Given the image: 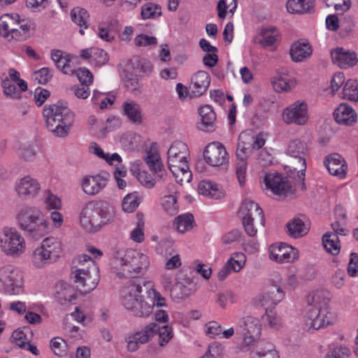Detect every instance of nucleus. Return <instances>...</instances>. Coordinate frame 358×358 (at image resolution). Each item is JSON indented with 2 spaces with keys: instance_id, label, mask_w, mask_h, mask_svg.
<instances>
[{
  "instance_id": "20e7f679",
  "label": "nucleus",
  "mask_w": 358,
  "mask_h": 358,
  "mask_svg": "<svg viewBox=\"0 0 358 358\" xmlns=\"http://www.w3.org/2000/svg\"><path fill=\"white\" fill-rule=\"evenodd\" d=\"M43 115L48 130L55 136L65 137L73 122V113L62 102L46 104Z\"/></svg>"
},
{
  "instance_id": "13d9d810",
  "label": "nucleus",
  "mask_w": 358,
  "mask_h": 358,
  "mask_svg": "<svg viewBox=\"0 0 358 358\" xmlns=\"http://www.w3.org/2000/svg\"><path fill=\"white\" fill-rule=\"evenodd\" d=\"M157 43V38L146 34H139L135 38V44L138 47L155 45Z\"/></svg>"
},
{
  "instance_id": "f8f14e48",
  "label": "nucleus",
  "mask_w": 358,
  "mask_h": 358,
  "mask_svg": "<svg viewBox=\"0 0 358 358\" xmlns=\"http://www.w3.org/2000/svg\"><path fill=\"white\" fill-rule=\"evenodd\" d=\"M262 324L259 320L251 315L242 317L236 326V334L243 338L245 345H253L260 337Z\"/></svg>"
},
{
  "instance_id": "2f4dec72",
  "label": "nucleus",
  "mask_w": 358,
  "mask_h": 358,
  "mask_svg": "<svg viewBox=\"0 0 358 358\" xmlns=\"http://www.w3.org/2000/svg\"><path fill=\"white\" fill-rule=\"evenodd\" d=\"M20 15L17 13L4 14L0 17V35L8 38L15 27H18Z\"/></svg>"
},
{
  "instance_id": "c9c22d12",
  "label": "nucleus",
  "mask_w": 358,
  "mask_h": 358,
  "mask_svg": "<svg viewBox=\"0 0 358 358\" xmlns=\"http://www.w3.org/2000/svg\"><path fill=\"white\" fill-rule=\"evenodd\" d=\"M70 15L72 21L80 27L79 33L83 35L84 29L87 28V22L90 17L87 10L76 7L71 10Z\"/></svg>"
},
{
  "instance_id": "79ce46f5",
  "label": "nucleus",
  "mask_w": 358,
  "mask_h": 358,
  "mask_svg": "<svg viewBox=\"0 0 358 358\" xmlns=\"http://www.w3.org/2000/svg\"><path fill=\"white\" fill-rule=\"evenodd\" d=\"M122 78L124 82V85L127 88V90L131 92L140 90L141 84L139 82L138 78L137 76L130 72L127 69H125L123 71Z\"/></svg>"
},
{
  "instance_id": "412c9836",
  "label": "nucleus",
  "mask_w": 358,
  "mask_h": 358,
  "mask_svg": "<svg viewBox=\"0 0 358 358\" xmlns=\"http://www.w3.org/2000/svg\"><path fill=\"white\" fill-rule=\"evenodd\" d=\"M324 164L330 174L342 179L346 176L348 166L343 157L336 153L330 155L325 158Z\"/></svg>"
},
{
  "instance_id": "de8ad7c7",
  "label": "nucleus",
  "mask_w": 358,
  "mask_h": 358,
  "mask_svg": "<svg viewBox=\"0 0 358 358\" xmlns=\"http://www.w3.org/2000/svg\"><path fill=\"white\" fill-rule=\"evenodd\" d=\"M125 340L127 343V348L129 352L136 351L141 345L146 343L139 332L128 336Z\"/></svg>"
},
{
  "instance_id": "6e6552de",
  "label": "nucleus",
  "mask_w": 358,
  "mask_h": 358,
  "mask_svg": "<svg viewBox=\"0 0 358 358\" xmlns=\"http://www.w3.org/2000/svg\"><path fill=\"white\" fill-rule=\"evenodd\" d=\"M17 224L33 239L38 240L49 231L48 221L41 212L34 207L25 206L17 215Z\"/></svg>"
},
{
  "instance_id": "58836bf2",
  "label": "nucleus",
  "mask_w": 358,
  "mask_h": 358,
  "mask_svg": "<svg viewBox=\"0 0 358 358\" xmlns=\"http://www.w3.org/2000/svg\"><path fill=\"white\" fill-rule=\"evenodd\" d=\"M124 114L133 123H141L142 115L141 108L140 106L134 102L126 101L123 103Z\"/></svg>"
},
{
  "instance_id": "603ef678",
  "label": "nucleus",
  "mask_w": 358,
  "mask_h": 358,
  "mask_svg": "<svg viewBox=\"0 0 358 358\" xmlns=\"http://www.w3.org/2000/svg\"><path fill=\"white\" fill-rule=\"evenodd\" d=\"M2 87L3 88V92L6 96L13 99L20 98V92L17 90L15 85L11 83L8 78L2 81Z\"/></svg>"
},
{
  "instance_id": "864d4df0",
  "label": "nucleus",
  "mask_w": 358,
  "mask_h": 358,
  "mask_svg": "<svg viewBox=\"0 0 358 358\" xmlns=\"http://www.w3.org/2000/svg\"><path fill=\"white\" fill-rule=\"evenodd\" d=\"M52 77V71L48 67H43L34 72V79L39 84L45 85Z\"/></svg>"
},
{
  "instance_id": "f3484780",
  "label": "nucleus",
  "mask_w": 358,
  "mask_h": 358,
  "mask_svg": "<svg viewBox=\"0 0 358 358\" xmlns=\"http://www.w3.org/2000/svg\"><path fill=\"white\" fill-rule=\"evenodd\" d=\"M283 118L287 124H304L308 120L307 104L305 102H295L284 110Z\"/></svg>"
},
{
  "instance_id": "a211bd4d",
  "label": "nucleus",
  "mask_w": 358,
  "mask_h": 358,
  "mask_svg": "<svg viewBox=\"0 0 358 358\" xmlns=\"http://www.w3.org/2000/svg\"><path fill=\"white\" fill-rule=\"evenodd\" d=\"M15 190L22 199H28L39 193L41 185L36 179L26 176L16 183Z\"/></svg>"
},
{
  "instance_id": "dca6fc26",
  "label": "nucleus",
  "mask_w": 358,
  "mask_h": 358,
  "mask_svg": "<svg viewBox=\"0 0 358 358\" xmlns=\"http://www.w3.org/2000/svg\"><path fill=\"white\" fill-rule=\"evenodd\" d=\"M108 173H99L95 176H85L81 180L83 191L90 196L99 194L107 185Z\"/></svg>"
},
{
  "instance_id": "0eeeda50",
  "label": "nucleus",
  "mask_w": 358,
  "mask_h": 358,
  "mask_svg": "<svg viewBox=\"0 0 358 358\" xmlns=\"http://www.w3.org/2000/svg\"><path fill=\"white\" fill-rule=\"evenodd\" d=\"M329 299L323 292L317 291L308 296L310 306L306 315V324L309 329H319L331 324V315L327 310Z\"/></svg>"
},
{
  "instance_id": "f257e3e1",
  "label": "nucleus",
  "mask_w": 358,
  "mask_h": 358,
  "mask_svg": "<svg viewBox=\"0 0 358 358\" xmlns=\"http://www.w3.org/2000/svg\"><path fill=\"white\" fill-rule=\"evenodd\" d=\"M286 154L289 157L290 173L286 177L267 174L264 178L266 187L279 198H285L293 194L296 187L302 191L306 189L304 182L305 171L306 158L309 155L307 144L299 139L290 141L287 145Z\"/></svg>"
},
{
  "instance_id": "3c124183",
  "label": "nucleus",
  "mask_w": 358,
  "mask_h": 358,
  "mask_svg": "<svg viewBox=\"0 0 358 358\" xmlns=\"http://www.w3.org/2000/svg\"><path fill=\"white\" fill-rule=\"evenodd\" d=\"M51 348L55 355L58 357L66 355V343L61 338L57 337L51 340Z\"/></svg>"
},
{
  "instance_id": "c03bdc74",
  "label": "nucleus",
  "mask_w": 358,
  "mask_h": 358,
  "mask_svg": "<svg viewBox=\"0 0 358 358\" xmlns=\"http://www.w3.org/2000/svg\"><path fill=\"white\" fill-rule=\"evenodd\" d=\"M162 15V8L158 4L147 3L141 8V16L143 19H154Z\"/></svg>"
},
{
  "instance_id": "c756f323",
  "label": "nucleus",
  "mask_w": 358,
  "mask_h": 358,
  "mask_svg": "<svg viewBox=\"0 0 358 358\" xmlns=\"http://www.w3.org/2000/svg\"><path fill=\"white\" fill-rule=\"evenodd\" d=\"M55 288V298L62 305L70 303L76 299L74 289L66 282L59 281Z\"/></svg>"
},
{
  "instance_id": "680f3d73",
  "label": "nucleus",
  "mask_w": 358,
  "mask_h": 358,
  "mask_svg": "<svg viewBox=\"0 0 358 358\" xmlns=\"http://www.w3.org/2000/svg\"><path fill=\"white\" fill-rule=\"evenodd\" d=\"M76 75L79 81L87 87L92 83V73L87 69L80 68L77 70Z\"/></svg>"
},
{
  "instance_id": "1a4fd4ad",
  "label": "nucleus",
  "mask_w": 358,
  "mask_h": 358,
  "mask_svg": "<svg viewBox=\"0 0 358 358\" xmlns=\"http://www.w3.org/2000/svg\"><path fill=\"white\" fill-rule=\"evenodd\" d=\"M142 287L139 283L131 281L122 290V304L132 314L139 317H148L153 310V305L145 301L141 294Z\"/></svg>"
},
{
  "instance_id": "ea45409f",
  "label": "nucleus",
  "mask_w": 358,
  "mask_h": 358,
  "mask_svg": "<svg viewBox=\"0 0 358 358\" xmlns=\"http://www.w3.org/2000/svg\"><path fill=\"white\" fill-rule=\"evenodd\" d=\"M322 244L326 251L332 255H336L340 252L341 245L336 234L327 232L324 234Z\"/></svg>"
},
{
  "instance_id": "bb28decb",
  "label": "nucleus",
  "mask_w": 358,
  "mask_h": 358,
  "mask_svg": "<svg viewBox=\"0 0 358 358\" xmlns=\"http://www.w3.org/2000/svg\"><path fill=\"white\" fill-rule=\"evenodd\" d=\"M81 57L96 66L105 65L109 60L108 53L102 49L91 48L81 50Z\"/></svg>"
},
{
  "instance_id": "4d7b16f0",
  "label": "nucleus",
  "mask_w": 358,
  "mask_h": 358,
  "mask_svg": "<svg viewBox=\"0 0 358 358\" xmlns=\"http://www.w3.org/2000/svg\"><path fill=\"white\" fill-rule=\"evenodd\" d=\"M223 352L222 345L217 342H213L208 346V351L201 358H217Z\"/></svg>"
},
{
  "instance_id": "9b49d317",
  "label": "nucleus",
  "mask_w": 358,
  "mask_h": 358,
  "mask_svg": "<svg viewBox=\"0 0 358 358\" xmlns=\"http://www.w3.org/2000/svg\"><path fill=\"white\" fill-rule=\"evenodd\" d=\"M24 238L15 228L4 227L0 233V248L10 257H19L25 250Z\"/></svg>"
},
{
  "instance_id": "cd10ccee",
  "label": "nucleus",
  "mask_w": 358,
  "mask_h": 358,
  "mask_svg": "<svg viewBox=\"0 0 358 358\" xmlns=\"http://www.w3.org/2000/svg\"><path fill=\"white\" fill-rule=\"evenodd\" d=\"M285 296V292L280 287L272 285L264 293L257 298V303L262 306L271 303L276 305L280 302Z\"/></svg>"
},
{
  "instance_id": "f03ea898",
  "label": "nucleus",
  "mask_w": 358,
  "mask_h": 358,
  "mask_svg": "<svg viewBox=\"0 0 358 358\" xmlns=\"http://www.w3.org/2000/svg\"><path fill=\"white\" fill-rule=\"evenodd\" d=\"M150 265L148 257L133 249L117 250L111 261L116 275L122 278H138L143 275Z\"/></svg>"
},
{
  "instance_id": "6ab92c4d",
  "label": "nucleus",
  "mask_w": 358,
  "mask_h": 358,
  "mask_svg": "<svg viewBox=\"0 0 358 358\" xmlns=\"http://www.w3.org/2000/svg\"><path fill=\"white\" fill-rule=\"evenodd\" d=\"M239 214L242 219H252L255 220L256 225L264 226L265 217L264 212L260 206L252 201L245 200L241 204Z\"/></svg>"
},
{
  "instance_id": "69168bd1",
  "label": "nucleus",
  "mask_w": 358,
  "mask_h": 358,
  "mask_svg": "<svg viewBox=\"0 0 358 358\" xmlns=\"http://www.w3.org/2000/svg\"><path fill=\"white\" fill-rule=\"evenodd\" d=\"M348 273L351 277L358 275V255L352 252L350 257V261L348 266Z\"/></svg>"
},
{
  "instance_id": "423d86ee",
  "label": "nucleus",
  "mask_w": 358,
  "mask_h": 358,
  "mask_svg": "<svg viewBox=\"0 0 358 358\" xmlns=\"http://www.w3.org/2000/svg\"><path fill=\"white\" fill-rule=\"evenodd\" d=\"M80 263H87V268H79L71 272V279L77 290L83 294L94 290L99 281V268L95 262L87 255H81L76 258Z\"/></svg>"
},
{
  "instance_id": "09e8293b",
  "label": "nucleus",
  "mask_w": 358,
  "mask_h": 358,
  "mask_svg": "<svg viewBox=\"0 0 358 358\" xmlns=\"http://www.w3.org/2000/svg\"><path fill=\"white\" fill-rule=\"evenodd\" d=\"M236 261H238L236 259ZM231 260H227L225 263L224 266L217 273V278L220 280H224L227 278V277L229 275L231 271L238 272L241 271V264L242 263V258L239 259V262H237L236 268L231 265Z\"/></svg>"
},
{
  "instance_id": "774afa93",
  "label": "nucleus",
  "mask_w": 358,
  "mask_h": 358,
  "mask_svg": "<svg viewBox=\"0 0 358 358\" xmlns=\"http://www.w3.org/2000/svg\"><path fill=\"white\" fill-rule=\"evenodd\" d=\"M345 272L343 270H337L331 277V282L338 289H341L345 284Z\"/></svg>"
},
{
  "instance_id": "c85d7f7f",
  "label": "nucleus",
  "mask_w": 358,
  "mask_h": 358,
  "mask_svg": "<svg viewBox=\"0 0 358 358\" xmlns=\"http://www.w3.org/2000/svg\"><path fill=\"white\" fill-rule=\"evenodd\" d=\"M199 115L201 122L199 124V129L206 132H212L215 129V121L216 115L212 107L205 105L200 108Z\"/></svg>"
},
{
  "instance_id": "9d476101",
  "label": "nucleus",
  "mask_w": 358,
  "mask_h": 358,
  "mask_svg": "<svg viewBox=\"0 0 358 358\" xmlns=\"http://www.w3.org/2000/svg\"><path fill=\"white\" fill-rule=\"evenodd\" d=\"M62 252L61 242L55 237L45 238L41 246L32 254L31 262L35 267L42 268L46 264L56 262Z\"/></svg>"
},
{
  "instance_id": "e2e57ef3",
  "label": "nucleus",
  "mask_w": 358,
  "mask_h": 358,
  "mask_svg": "<svg viewBox=\"0 0 358 358\" xmlns=\"http://www.w3.org/2000/svg\"><path fill=\"white\" fill-rule=\"evenodd\" d=\"M266 320L271 328L279 329L282 327V320L272 310H266Z\"/></svg>"
},
{
  "instance_id": "338daca9",
  "label": "nucleus",
  "mask_w": 358,
  "mask_h": 358,
  "mask_svg": "<svg viewBox=\"0 0 358 358\" xmlns=\"http://www.w3.org/2000/svg\"><path fill=\"white\" fill-rule=\"evenodd\" d=\"M50 96V92L49 90L41 87L36 88L34 92L36 104L38 106H41Z\"/></svg>"
},
{
  "instance_id": "e433bc0d",
  "label": "nucleus",
  "mask_w": 358,
  "mask_h": 358,
  "mask_svg": "<svg viewBox=\"0 0 358 358\" xmlns=\"http://www.w3.org/2000/svg\"><path fill=\"white\" fill-rule=\"evenodd\" d=\"M33 24L25 20H20L18 27H15L13 31L7 38L8 41L15 40L19 41H25L29 36L30 29Z\"/></svg>"
},
{
  "instance_id": "473e14b6",
  "label": "nucleus",
  "mask_w": 358,
  "mask_h": 358,
  "mask_svg": "<svg viewBox=\"0 0 358 358\" xmlns=\"http://www.w3.org/2000/svg\"><path fill=\"white\" fill-rule=\"evenodd\" d=\"M278 31L275 28L262 27L259 36L254 38V42L259 44L262 48L272 46L277 41Z\"/></svg>"
},
{
  "instance_id": "4468645a",
  "label": "nucleus",
  "mask_w": 358,
  "mask_h": 358,
  "mask_svg": "<svg viewBox=\"0 0 358 358\" xmlns=\"http://www.w3.org/2000/svg\"><path fill=\"white\" fill-rule=\"evenodd\" d=\"M203 157L206 163L212 166H222L229 161L228 152L220 142L208 144L204 150Z\"/></svg>"
},
{
  "instance_id": "39448f33",
  "label": "nucleus",
  "mask_w": 358,
  "mask_h": 358,
  "mask_svg": "<svg viewBox=\"0 0 358 358\" xmlns=\"http://www.w3.org/2000/svg\"><path fill=\"white\" fill-rule=\"evenodd\" d=\"M167 154L168 166L176 182L180 185L190 182L192 174L187 161V145L182 141H176L173 143Z\"/></svg>"
},
{
  "instance_id": "0e129e2a",
  "label": "nucleus",
  "mask_w": 358,
  "mask_h": 358,
  "mask_svg": "<svg viewBox=\"0 0 358 358\" xmlns=\"http://www.w3.org/2000/svg\"><path fill=\"white\" fill-rule=\"evenodd\" d=\"M243 225L245 233L250 237L256 236L257 228L261 225H256L255 220H248V218L242 219Z\"/></svg>"
},
{
  "instance_id": "2eb2a0df",
  "label": "nucleus",
  "mask_w": 358,
  "mask_h": 358,
  "mask_svg": "<svg viewBox=\"0 0 358 358\" xmlns=\"http://www.w3.org/2000/svg\"><path fill=\"white\" fill-rule=\"evenodd\" d=\"M269 251L270 259L281 264L294 262L299 257L296 248L283 243L271 245Z\"/></svg>"
},
{
  "instance_id": "ddd939ff",
  "label": "nucleus",
  "mask_w": 358,
  "mask_h": 358,
  "mask_svg": "<svg viewBox=\"0 0 358 358\" xmlns=\"http://www.w3.org/2000/svg\"><path fill=\"white\" fill-rule=\"evenodd\" d=\"M0 287L10 294L19 295L22 293V275L20 271L12 265L0 268Z\"/></svg>"
},
{
  "instance_id": "37998d69",
  "label": "nucleus",
  "mask_w": 358,
  "mask_h": 358,
  "mask_svg": "<svg viewBox=\"0 0 358 358\" xmlns=\"http://www.w3.org/2000/svg\"><path fill=\"white\" fill-rule=\"evenodd\" d=\"M358 84L354 80H348L343 90V98L350 101H358Z\"/></svg>"
},
{
  "instance_id": "72a5a7b5",
  "label": "nucleus",
  "mask_w": 358,
  "mask_h": 358,
  "mask_svg": "<svg viewBox=\"0 0 358 358\" xmlns=\"http://www.w3.org/2000/svg\"><path fill=\"white\" fill-rule=\"evenodd\" d=\"M286 7L293 14L309 13L313 9L314 0H288Z\"/></svg>"
},
{
  "instance_id": "7c9ffc66",
  "label": "nucleus",
  "mask_w": 358,
  "mask_h": 358,
  "mask_svg": "<svg viewBox=\"0 0 358 358\" xmlns=\"http://www.w3.org/2000/svg\"><path fill=\"white\" fill-rule=\"evenodd\" d=\"M312 54V48L309 43L305 40H301L294 43L290 48V55L293 61L296 62H303Z\"/></svg>"
},
{
  "instance_id": "4be33fe9",
  "label": "nucleus",
  "mask_w": 358,
  "mask_h": 358,
  "mask_svg": "<svg viewBox=\"0 0 358 358\" xmlns=\"http://www.w3.org/2000/svg\"><path fill=\"white\" fill-rule=\"evenodd\" d=\"M264 134L259 133L254 135L251 131H245L240 134L237 144L244 146L252 152L253 150H259L265 144Z\"/></svg>"
},
{
  "instance_id": "6e6d98bb",
  "label": "nucleus",
  "mask_w": 358,
  "mask_h": 358,
  "mask_svg": "<svg viewBox=\"0 0 358 358\" xmlns=\"http://www.w3.org/2000/svg\"><path fill=\"white\" fill-rule=\"evenodd\" d=\"M217 302L220 307L224 309L226 308L227 302H230L231 303L235 302V295L229 290L220 292L217 294Z\"/></svg>"
},
{
  "instance_id": "8fccbe9b",
  "label": "nucleus",
  "mask_w": 358,
  "mask_h": 358,
  "mask_svg": "<svg viewBox=\"0 0 358 358\" xmlns=\"http://www.w3.org/2000/svg\"><path fill=\"white\" fill-rule=\"evenodd\" d=\"M157 334H159L158 343L161 347L165 346L173 337L172 327L168 325L159 327Z\"/></svg>"
},
{
  "instance_id": "393cba45",
  "label": "nucleus",
  "mask_w": 358,
  "mask_h": 358,
  "mask_svg": "<svg viewBox=\"0 0 358 358\" xmlns=\"http://www.w3.org/2000/svg\"><path fill=\"white\" fill-rule=\"evenodd\" d=\"M196 285L189 279L178 280L171 289V296L175 299H183L196 291Z\"/></svg>"
},
{
  "instance_id": "052dcab7",
  "label": "nucleus",
  "mask_w": 358,
  "mask_h": 358,
  "mask_svg": "<svg viewBox=\"0 0 358 358\" xmlns=\"http://www.w3.org/2000/svg\"><path fill=\"white\" fill-rule=\"evenodd\" d=\"M158 331H159V326L157 323L152 322L148 324L145 327L144 330L143 331H139V333L147 343L151 338L158 333Z\"/></svg>"
},
{
  "instance_id": "b1692460",
  "label": "nucleus",
  "mask_w": 358,
  "mask_h": 358,
  "mask_svg": "<svg viewBox=\"0 0 358 358\" xmlns=\"http://www.w3.org/2000/svg\"><path fill=\"white\" fill-rule=\"evenodd\" d=\"M210 83V76L205 71H199L191 80V96L196 97L202 95Z\"/></svg>"
},
{
  "instance_id": "a878e982",
  "label": "nucleus",
  "mask_w": 358,
  "mask_h": 358,
  "mask_svg": "<svg viewBox=\"0 0 358 358\" xmlns=\"http://www.w3.org/2000/svg\"><path fill=\"white\" fill-rule=\"evenodd\" d=\"M335 120L347 126H352L357 122V113L346 103H341L334 113Z\"/></svg>"
},
{
  "instance_id": "a18cd8bd",
  "label": "nucleus",
  "mask_w": 358,
  "mask_h": 358,
  "mask_svg": "<svg viewBox=\"0 0 358 358\" xmlns=\"http://www.w3.org/2000/svg\"><path fill=\"white\" fill-rule=\"evenodd\" d=\"M140 203V199L137 192H133L126 195L122 201V210L127 213L134 212Z\"/></svg>"
},
{
  "instance_id": "7ed1b4c3",
  "label": "nucleus",
  "mask_w": 358,
  "mask_h": 358,
  "mask_svg": "<svg viewBox=\"0 0 358 358\" xmlns=\"http://www.w3.org/2000/svg\"><path fill=\"white\" fill-rule=\"evenodd\" d=\"M115 220V211L103 202L87 203L81 210L79 221L82 228L89 233L97 232Z\"/></svg>"
},
{
  "instance_id": "f704fd0d",
  "label": "nucleus",
  "mask_w": 358,
  "mask_h": 358,
  "mask_svg": "<svg viewBox=\"0 0 358 358\" xmlns=\"http://www.w3.org/2000/svg\"><path fill=\"white\" fill-rule=\"evenodd\" d=\"M287 233L292 238H298L307 234L304 222L299 217H294L286 224Z\"/></svg>"
},
{
  "instance_id": "4c0bfd02",
  "label": "nucleus",
  "mask_w": 358,
  "mask_h": 358,
  "mask_svg": "<svg viewBox=\"0 0 358 358\" xmlns=\"http://www.w3.org/2000/svg\"><path fill=\"white\" fill-rule=\"evenodd\" d=\"M198 192L200 194L215 199H221L224 196L223 192L217 188L216 184L208 180H203L199 183Z\"/></svg>"
},
{
  "instance_id": "5701e85b",
  "label": "nucleus",
  "mask_w": 358,
  "mask_h": 358,
  "mask_svg": "<svg viewBox=\"0 0 358 358\" xmlns=\"http://www.w3.org/2000/svg\"><path fill=\"white\" fill-rule=\"evenodd\" d=\"M144 161L150 171L156 174L157 177L162 180L165 179V176L167 174L162 162L160 155L157 150L152 148L147 150L144 157Z\"/></svg>"
},
{
  "instance_id": "aec40b11",
  "label": "nucleus",
  "mask_w": 358,
  "mask_h": 358,
  "mask_svg": "<svg viewBox=\"0 0 358 358\" xmlns=\"http://www.w3.org/2000/svg\"><path fill=\"white\" fill-rule=\"evenodd\" d=\"M332 61L341 69H347L355 66L358 62L357 54L355 52L337 48L331 52Z\"/></svg>"
},
{
  "instance_id": "a19ab883",
  "label": "nucleus",
  "mask_w": 358,
  "mask_h": 358,
  "mask_svg": "<svg viewBox=\"0 0 358 358\" xmlns=\"http://www.w3.org/2000/svg\"><path fill=\"white\" fill-rule=\"evenodd\" d=\"M194 217L190 213L178 215L175 218L173 226L180 233H185L193 228Z\"/></svg>"
},
{
  "instance_id": "49530a36",
  "label": "nucleus",
  "mask_w": 358,
  "mask_h": 358,
  "mask_svg": "<svg viewBox=\"0 0 358 358\" xmlns=\"http://www.w3.org/2000/svg\"><path fill=\"white\" fill-rule=\"evenodd\" d=\"M44 203L48 210H59L62 208L61 199L50 190L44 192Z\"/></svg>"
},
{
  "instance_id": "bf43d9fd",
  "label": "nucleus",
  "mask_w": 358,
  "mask_h": 358,
  "mask_svg": "<svg viewBox=\"0 0 358 358\" xmlns=\"http://www.w3.org/2000/svg\"><path fill=\"white\" fill-rule=\"evenodd\" d=\"M12 338L15 344L20 348H27L29 340L26 334L21 330H15L12 334Z\"/></svg>"
},
{
  "instance_id": "5fc2aeb1",
  "label": "nucleus",
  "mask_w": 358,
  "mask_h": 358,
  "mask_svg": "<svg viewBox=\"0 0 358 358\" xmlns=\"http://www.w3.org/2000/svg\"><path fill=\"white\" fill-rule=\"evenodd\" d=\"M137 217L140 218L136 227L131 233V238L135 242L141 243L144 240V222L142 221V215L138 213Z\"/></svg>"
}]
</instances>
